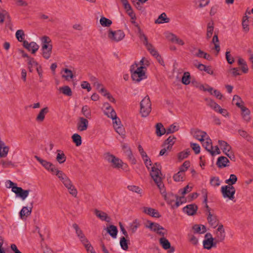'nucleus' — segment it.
Here are the masks:
<instances>
[{"instance_id": "49530a36", "label": "nucleus", "mask_w": 253, "mask_h": 253, "mask_svg": "<svg viewBox=\"0 0 253 253\" xmlns=\"http://www.w3.org/2000/svg\"><path fill=\"white\" fill-rule=\"evenodd\" d=\"M146 227L149 228L152 231L155 232L157 229L160 227V225L156 222L148 221Z\"/></svg>"}, {"instance_id": "20e7f679", "label": "nucleus", "mask_w": 253, "mask_h": 253, "mask_svg": "<svg viewBox=\"0 0 253 253\" xmlns=\"http://www.w3.org/2000/svg\"><path fill=\"white\" fill-rule=\"evenodd\" d=\"M140 113L142 117H147L151 111V102L149 97L146 96L140 102Z\"/></svg>"}, {"instance_id": "7ed1b4c3", "label": "nucleus", "mask_w": 253, "mask_h": 253, "mask_svg": "<svg viewBox=\"0 0 253 253\" xmlns=\"http://www.w3.org/2000/svg\"><path fill=\"white\" fill-rule=\"evenodd\" d=\"M104 158L108 163L111 164V166L114 168L125 169L127 168V165L121 160L110 153L105 154Z\"/></svg>"}, {"instance_id": "c03bdc74", "label": "nucleus", "mask_w": 253, "mask_h": 253, "mask_svg": "<svg viewBox=\"0 0 253 253\" xmlns=\"http://www.w3.org/2000/svg\"><path fill=\"white\" fill-rule=\"evenodd\" d=\"M107 231L113 238H116L118 230L115 226L110 225L107 227Z\"/></svg>"}, {"instance_id": "680f3d73", "label": "nucleus", "mask_w": 253, "mask_h": 253, "mask_svg": "<svg viewBox=\"0 0 253 253\" xmlns=\"http://www.w3.org/2000/svg\"><path fill=\"white\" fill-rule=\"evenodd\" d=\"M190 154V150L186 149L183 151H182L178 153V158L179 160H182L186 158Z\"/></svg>"}, {"instance_id": "c9c22d12", "label": "nucleus", "mask_w": 253, "mask_h": 253, "mask_svg": "<svg viewBox=\"0 0 253 253\" xmlns=\"http://www.w3.org/2000/svg\"><path fill=\"white\" fill-rule=\"evenodd\" d=\"M65 187L68 189L69 193L71 195H72L74 197H77L78 191L72 181L65 185Z\"/></svg>"}, {"instance_id": "603ef678", "label": "nucleus", "mask_w": 253, "mask_h": 253, "mask_svg": "<svg viewBox=\"0 0 253 253\" xmlns=\"http://www.w3.org/2000/svg\"><path fill=\"white\" fill-rule=\"evenodd\" d=\"M138 36H139L140 39L143 42V43L144 45L149 43L148 42V39H147V37L141 31L140 27H138Z\"/></svg>"}, {"instance_id": "f03ea898", "label": "nucleus", "mask_w": 253, "mask_h": 253, "mask_svg": "<svg viewBox=\"0 0 253 253\" xmlns=\"http://www.w3.org/2000/svg\"><path fill=\"white\" fill-rule=\"evenodd\" d=\"M144 69V67L139 66V64L135 63L131 65L130 70L133 81L139 82L146 78Z\"/></svg>"}, {"instance_id": "f257e3e1", "label": "nucleus", "mask_w": 253, "mask_h": 253, "mask_svg": "<svg viewBox=\"0 0 253 253\" xmlns=\"http://www.w3.org/2000/svg\"><path fill=\"white\" fill-rule=\"evenodd\" d=\"M143 161H144L146 167L150 171V175L152 178L160 189L161 192L163 193L162 190L164 187V185L162 183L160 165L155 163L154 165H152L151 161L149 158L144 159Z\"/></svg>"}, {"instance_id": "774afa93", "label": "nucleus", "mask_w": 253, "mask_h": 253, "mask_svg": "<svg viewBox=\"0 0 253 253\" xmlns=\"http://www.w3.org/2000/svg\"><path fill=\"white\" fill-rule=\"evenodd\" d=\"M233 104H235L239 107H241V104L242 103V100L241 98L238 95H234L232 100Z\"/></svg>"}, {"instance_id": "4d7b16f0", "label": "nucleus", "mask_w": 253, "mask_h": 253, "mask_svg": "<svg viewBox=\"0 0 253 253\" xmlns=\"http://www.w3.org/2000/svg\"><path fill=\"white\" fill-rule=\"evenodd\" d=\"M237 181V177L233 174L230 175L229 179L225 180V183L228 184L227 185H232L234 184Z\"/></svg>"}, {"instance_id": "aec40b11", "label": "nucleus", "mask_w": 253, "mask_h": 253, "mask_svg": "<svg viewBox=\"0 0 253 253\" xmlns=\"http://www.w3.org/2000/svg\"><path fill=\"white\" fill-rule=\"evenodd\" d=\"M191 132L194 138L201 142L203 141L204 139H205L208 136L206 132L199 129H192L191 130Z\"/></svg>"}, {"instance_id": "dca6fc26", "label": "nucleus", "mask_w": 253, "mask_h": 253, "mask_svg": "<svg viewBox=\"0 0 253 253\" xmlns=\"http://www.w3.org/2000/svg\"><path fill=\"white\" fill-rule=\"evenodd\" d=\"M73 227L75 230L76 234L82 244L86 243L88 240L79 226L77 224L74 223L73 224Z\"/></svg>"}, {"instance_id": "a878e982", "label": "nucleus", "mask_w": 253, "mask_h": 253, "mask_svg": "<svg viewBox=\"0 0 253 253\" xmlns=\"http://www.w3.org/2000/svg\"><path fill=\"white\" fill-rule=\"evenodd\" d=\"M229 161L228 158L224 156H220L217 159L216 165L220 168H224L229 166Z\"/></svg>"}, {"instance_id": "f8f14e48", "label": "nucleus", "mask_w": 253, "mask_h": 253, "mask_svg": "<svg viewBox=\"0 0 253 253\" xmlns=\"http://www.w3.org/2000/svg\"><path fill=\"white\" fill-rule=\"evenodd\" d=\"M215 235L214 239L217 243L223 242L224 240L225 232L222 224L218 225L217 228L215 231Z\"/></svg>"}, {"instance_id": "393cba45", "label": "nucleus", "mask_w": 253, "mask_h": 253, "mask_svg": "<svg viewBox=\"0 0 253 253\" xmlns=\"http://www.w3.org/2000/svg\"><path fill=\"white\" fill-rule=\"evenodd\" d=\"M197 209L198 208L196 205L191 204L185 207L183 209V211L189 215H193L196 213Z\"/></svg>"}, {"instance_id": "09e8293b", "label": "nucleus", "mask_w": 253, "mask_h": 253, "mask_svg": "<svg viewBox=\"0 0 253 253\" xmlns=\"http://www.w3.org/2000/svg\"><path fill=\"white\" fill-rule=\"evenodd\" d=\"M59 90L62 92V93L67 96H70L72 95V92L71 89L68 86H64L60 87L59 88Z\"/></svg>"}, {"instance_id": "a19ab883", "label": "nucleus", "mask_w": 253, "mask_h": 253, "mask_svg": "<svg viewBox=\"0 0 253 253\" xmlns=\"http://www.w3.org/2000/svg\"><path fill=\"white\" fill-rule=\"evenodd\" d=\"M184 176H185V172H183V170H180L175 174L173 178L175 181L180 182L183 181L184 180Z\"/></svg>"}, {"instance_id": "69168bd1", "label": "nucleus", "mask_w": 253, "mask_h": 253, "mask_svg": "<svg viewBox=\"0 0 253 253\" xmlns=\"http://www.w3.org/2000/svg\"><path fill=\"white\" fill-rule=\"evenodd\" d=\"M155 232L159 235L162 236V237H164L168 233L167 230L161 225L157 229Z\"/></svg>"}, {"instance_id": "5fc2aeb1", "label": "nucleus", "mask_w": 253, "mask_h": 253, "mask_svg": "<svg viewBox=\"0 0 253 253\" xmlns=\"http://www.w3.org/2000/svg\"><path fill=\"white\" fill-rule=\"evenodd\" d=\"M182 83L185 85L189 84L190 83V74L189 72L184 73L182 78Z\"/></svg>"}, {"instance_id": "b1692460", "label": "nucleus", "mask_w": 253, "mask_h": 253, "mask_svg": "<svg viewBox=\"0 0 253 253\" xmlns=\"http://www.w3.org/2000/svg\"><path fill=\"white\" fill-rule=\"evenodd\" d=\"M159 242L160 245L165 250L170 249L169 251V253H172L174 251V248H171L170 242L164 237L160 239Z\"/></svg>"}, {"instance_id": "8fccbe9b", "label": "nucleus", "mask_w": 253, "mask_h": 253, "mask_svg": "<svg viewBox=\"0 0 253 253\" xmlns=\"http://www.w3.org/2000/svg\"><path fill=\"white\" fill-rule=\"evenodd\" d=\"M174 137L169 136L165 142L164 145L167 146V149L168 150H170L172 148V145L174 143Z\"/></svg>"}, {"instance_id": "37998d69", "label": "nucleus", "mask_w": 253, "mask_h": 253, "mask_svg": "<svg viewBox=\"0 0 253 253\" xmlns=\"http://www.w3.org/2000/svg\"><path fill=\"white\" fill-rule=\"evenodd\" d=\"M99 92L102 93L103 96L107 97V98L110 102L112 103H115L116 100L115 98L109 92H107L104 87L101 88L99 90Z\"/></svg>"}, {"instance_id": "6ab92c4d", "label": "nucleus", "mask_w": 253, "mask_h": 253, "mask_svg": "<svg viewBox=\"0 0 253 253\" xmlns=\"http://www.w3.org/2000/svg\"><path fill=\"white\" fill-rule=\"evenodd\" d=\"M166 37L169 41L178 45H183L185 43L184 42L182 39L171 33H166Z\"/></svg>"}, {"instance_id": "4c0bfd02", "label": "nucleus", "mask_w": 253, "mask_h": 253, "mask_svg": "<svg viewBox=\"0 0 253 253\" xmlns=\"http://www.w3.org/2000/svg\"><path fill=\"white\" fill-rule=\"evenodd\" d=\"M156 133L158 136H161L165 133H167V129L164 127L162 124L158 123L156 126Z\"/></svg>"}, {"instance_id": "9d476101", "label": "nucleus", "mask_w": 253, "mask_h": 253, "mask_svg": "<svg viewBox=\"0 0 253 253\" xmlns=\"http://www.w3.org/2000/svg\"><path fill=\"white\" fill-rule=\"evenodd\" d=\"M207 201H208L207 195L206 194L204 196V202L206 204H207ZM206 207L207 209H209V207L207 205V204H206ZM208 212H209L208 216V222L212 227H213V228H215V227H216L218 225V221L217 219V217L214 214H212L210 211L209 209H208Z\"/></svg>"}, {"instance_id": "3c124183", "label": "nucleus", "mask_w": 253, "mask_h": 253, "mask_svg": "<svg viewBox=\"0 0 253 253\" xmlns=\"http://www.w3.org/2000/svg\"><path fill=\"white\" fill-rule=\"evenodd\" d=\"M32 211V208H28L27 207H24L20 212V215L21 218L23 216H27L29 215Z\"/></svg>"}, {"instance_id": "338daca9", "label": "nucleus", "mask_w": 253, "mask_h": 253, "mask_svg": "<svg viewBox=\"0 0 253 253\" xmlns=\"http://www.w3.org/2000/svg\"><path fill=\"white\" fill-rule=\"evenodd\" d=\"M87 253H96L93 247L91 246L89 241L83 244Z\"/></svg>"}, {"instance_id": "864d4df0", "label": "nucleus", "mask_w": 253, "mask_h": 253, "mask_svg": "<svg viewBox=\"0 0 253 253\" xmlns=\"http://www.w3.org/2000/svg\"><path fill=\"white\" fill-rule=\"evenodd\" d=\"M72 138L77 146H79L81 145L82 137L79 134L77 133L74 134L72 136Z\"/></svg>"}, {"instance_id": "6e6d98bb", "label": "nucleus", "mask_w": 253, "mask_h": 253, "mask_svg": "<svg viewBox=\"0 0 253 253\" xmlns=\"http://www.w3.org/2000/svg\"><path fill=\"white\" fill-rule=\"evenodd\" d=\"M212 42L214 44V49L216 50L217 53L220 51V46L219 44V41L217 35L216 34H214L212 40Z\"/></svg>"}, {"instance_id": "4be33fe9", "label": "nucleus", "mask_w": 253, "mask_h": 253, "mask_svg": "<svg viewBox=\"0 0 253 253\" xmlns=\"http://www.w3.org/2000/svg\"><path fill=\"white\" fill-rule=\"evenodd\" d=\"M103 107L104 108V113L108 118L112 119L117 116L114 109L108 103H104Z\"/></svg>"}, {"instance_id": "39448f33", "label": "nucleus", "mask_w": 253, "mask_h": 253, "mask_svg": "<svg viewBox=\"0 0 253 253\" xmlns=\"http://www.w3.org/2000/svg\"><path fill=\"white\" fill-rule=\"evenodd\" d=\"M218 143L223 153L231 160L235 161V157L234 152L232 150L231 146L227 142L223 140H219Z\"/></svg>"}, {"instance_id": "72a5a7b5", "label": "nucleus", "mask_w": 253, "mask_h": 253, "mask_svg": "<svg viewBox=\"0 0 253 253\" xmlns=\"http://www.w3.org/2000/svg\"><path fill=\"white\" fill-rule=\"evenodd\" d=\"M205 100L207 102V105L212 109L214 111L217 112L218 110H219L220 106L214 100L210 98H206Z\"/></svg>"}, {"instance_id": "f704fd0d", "label": "nucleus", "mask_w": 253, "mask_h": 253, "mask_svg": "<svg viewBox=\"0 0 253 253\" xmlns=\"http://www.w3.org/2000/svg\"><path fill=\"white\" fill-rule=\"evenodd\" d=\"M205 100L207 102V105L212 109L214 111L217 112L218 110H219L220 106L214 100L210 98H206Z\"/></svg>"}, {"instance_id": "412c9836", "label": "nucleus", "mask_w": 253, "mask_h": 253, "mask_svg": "<svg viewBox=\"0 0 253 253\" xmlns=\"http://www.w3.org/2000/svg\"><path fill=\"white\" fill-rule=\"evenodd\" d=\"M12 192L24 200L28 197L30 191L28 190H24L21 187H12Z\"/></svg>"}, {"instance_id": "a211bd4d", "label": "nucleus", "mask_w": 253, "mask_h": 253, "mask_svg": "<svg viewBox=\"0 0 253 253\" xmlns=\"http://www.w3.org/2000/svg\"><path fill=\"white\" fill-rule=\"evenodd\" d=\"M202 142L203 146L212 155H215L213 151V147L212 145L211 140L209 136H208L204 140L201 141Z\"/></svg>"}, {"instance_id": "e433bc0d", "label": "nucleus", "mask_w": 253, "mask_h": 253, "mask_svg": "<svg viewBox=\"0 0 253 253\" xmlns=\"http://www.w3.org/2000/svg\"><path fill=\"white\" fill-rule=\"evenodd\" d=\"M62 77L67 81H70L73 78L72 72L68 69H64L61 72Z\"/></svg>"}, {"instance_id": "2f4dec72", "label": "nucleus", "mask_w": 253, "mask_h": 253, "mask_svg": "<svg viewBox=\"0 0 253 253\" xmlns=\"http://www.w3.org/2000/svg\"><path fill=\"white\" fill-rule=\"evenodd\" d=\"M56 160L59 164H63L66 161V157L63 151L60 150H57L56 151Z\"/></svg>"}, {"instance_id": "1a4fd4ad", "label": "nucleus", "mask_w": 253, "mask_h": 253, "mask_svg": "<svg viewBox=\"0 0 253 253\" xmlns=\"http://www.w3.org/2000/svg\"><path fill=\"white\" fill-rule=\"evenodd\" d=\"M175 198H176V202L174 205L171 206L172 208H176L182 203L186 202L185 199L184 197L178 198L173 195H169L168 197L166 198V200L168 204H172V202L174 201Z\"/></svg>"}, {"instance_id": "13d9d810", "label": "nucleus", "mask_w": 253, "mask_h": 253, "mask_svg": "<svg viewBox=\"0 0 253 253\" xmlns=\"http://www.w3.org/2000/svg\"><path fill=\"white\" fill-rule=\"evenodd\" d=\"M166 129L167 134L172 133L179 129V126L175 124H173L166 128Z\"/></svg>"}, {"instance_id": "c756f323", "label": "nucleus", "mask_w": 253, "mask_h": 253, "mask_svg": "<svg viewBox=\"0 0 253 253\" xmlns=\"http://www.w3.org/2000/svg\"><path fill=\"white\" fill-rule=\"evenodd\" d=\"M52 46L45 48H41L42 55L43 58L45 59H49L52 53Z\"/></svg>"}, {"instance_id": "f3484780", "label": "nucleus", "mask_w": 253, "mask_h": 253, "mask_svg": "<svg viewBox=\"0 0 253 253\" xmlns=\"http://www.w3.org/2000/svg\"><path fill=\"white\" fill-rule=\"evenodd\" d=\"M88 124L86 118L79 117L77 124V128L80 131H85L88 128Z\"/></svg>"}, {"instance_id": "e2e57ef3", "label": "nucleus", "mask_w": 253, "mask_h": 253, "mask_svg": "<svg viewBox=\"0 0 253 253\" xmlns=\"http://www.w3.org/2000/svg\"><path fill=\"white\" fill-rule=\"evenodd\" d=\"M10 16L7 11L2 10L0 11V23H3L4 20L6 18H9Z\"/></svg>"}, {"instance_id": "423d86ee", "label": "nucleus", "mask_w": 253, "mask_h": 253, "mask_svg": "<svg viewBox=\"0 0 253 253\" xmlns=\"http://www.w3.org/2000/svg\"><path fill=\"white\" fill-rule=\"evenodd\" d=\"M124 32L121 30L116 31L109 30L108 31V37L112 42H119L125 38Z\"/></svg>"}, {"instance_id": "7c9ffc66", "label": "nucleus", "mask_w": 253, "mask_h": 253, "mask_svg": "<svg viewBox=\"0 0 253 253\" xmlns=\"http://www.w3.org/2000/svg\"><path fill=\"white\" fill-rule=\"evenodd\" d=\"M194 55L199 58L203 57L204 59H207L209 61H211L212 60V58L210 54L204 52L200 49H198L197 52L194 54Z\"/></svg>"}, {"instance_id": "ddd939ff", "label": "nucleus", "mask_w": 253, "mask_h": 253, "mask_svg": "<svg viewBox=\"0 0 253 253\" xmlns=\"http://www.w3.org/2000/svg\"><path fill=\"white\" fill-rule=\"evenodd\" d=\"M113 125L116 131L121 135L125 134V129L121 124V122L119 118L116 116L112 119Z\"/></svg>"}, {"instance_id": "9b49d317", "label": "nucleus", "mask_w": 253, "mask_h": 253, "mask_svg": "<svg viewBox=\"0 0 253 253\" xmlns=\"http://www.w3.org/2000/svg\"><path fill=\"white\" fill-rule=\"evenodd\" d=\"M35 158L46 169L52 172L53 174L58 169L53 164L49 162L43 160L37 156H35Z\"/></svg>"}, {"instance_id": "ea45409f", "label": "nucleus", "mask_w": 253, "mask_h": 253, "mask_svg": "<svg viewBox=\"0 0 253 253\" xmlns=\"http://www.w3.org/2000/svg\"><path fill=\"white\" fill-rule=\"evenodd\" d=\"M194 232L196 233L203 234L206 232V227L203 225H195L193 227Z\"/></svg>"}, {"instance_id": "2eb2a0df", "label": "nucleus", "mask_w": 253, "mask_h": 253, "mask_svg": "<svg viewBox=\"0 0 253 253\" xmlns=\"http://www.w3.org/2000/svg\"><path fill=\"white\" fill-rule=\"evenodd\" d=\"M23 45L32 54H35L39 48V45L34 42H29L27 41H24Z\"/></svg>"}, {"instance_id": "473e14b6", "label": "nucleus", "mask_w": 253, "mask_h": 253, "mask_svg": "<svg viewBox=\"0 0 253 253\" xmlns=\"http://www.w3.org/2000/svg\"><path fill=\"white\" fill-rule=\"evenodd\" d=\"M94 213L96 216H97L101 220L103 221H106L107 222H109L110 220V218L108 216L107 213L105 212L95 210L94 211Z\"/></svg>"}, {"instance_id": "0e129e2a", "label": "nucleus", "mask_w": 253, "mask_h": 253, "mask_svg": "<svg viewBox=\"0 0 253 253\" xmlns=\"http://www.w3.org/2000/svg\"><path fill=\"white\" fill-rule=\"evenodd\" d=\"M138 226L139 224L136 221H134L130 224L128 231L133 234L136 232Z\"/></svg>"}, {"instance_id": "c85d7f7f", "label": "nucleus", "mask_w": 253, "mask_h": 253, "mask_svg": "<svg viewBox=\"0 0 253 253\" xmlns=\"http://www.w3.org/2000/svg\"><path fill=\"white\" fill-rule=\"evenodd\" d=\"M48 111L49 110L47 107H45L42 109L36 117V121L38 122H43L45 116L48 112Z\"/></svg>"}, {"instance_id": "052dcab7", "label": "nucleus", "mask_w": 253, "mask_h": 253, "mask_svg": "<svg viewBox=\"0 0 253 253\" xmlns=\"http://www.w3.org/2000/svg\"><path fill=\"white\" fill-rule=\"evenodd\" d=\"M100 24L104 27H109L112 24V21L110 19L102 17L100 19Z\"/></svg>"}, {"instance_id": "a18cd8bd", "label": "nucleus", "mask_w": 253, "mask_h": 253, "mask_svg": "<svg viewBox=\"0 0 253 253\" xmlns=\"http://www.w3.org/2000/svg\"><path fill=\"white\" fill-rule=\"evenodd\" d=\"M82 113L86 119H90L91 117V110L87 105L84 106L82 107Z\"/></svg>"}, {"instance_id": "bb28decb", "label": "nucleus", "mask_w": 253, "mask_h": 253, "mask_svg": "<svg viewBox=\"0 0 253 253\" xmlns=\"http://www.w3.org/2000/svg\"><path fill=\"white\" fill-rule=\"evenodd\" d=\"M9 148L5 143L0 141V158H5L7 156Z\"/></svg>"}, {"instance_id": "4468645a", "label": "nucleus", "mask_w": 253, "mask_h": 253, "mask_svg": "<svg viewBox=\"0 0 253 253\" xmlns=\"http://www.w3.org/2000/svg\"><path fill=\"white\" fill-rule=\"evenodd\" d=\"M53 174L58 177L64 186L72 181L66 173L58 169L55 171Z\"/></svg>"}, {"instance_id": "cd10ccee", "label": "nucleus", "mask_w": 253, "mask_h": 253, "mask_svg": "<svg viewBox=\"0 0 253 253\" xmlns=\"http://www.w3.org/2000/svg\"><path fill=\"white\" fill-rule=\"evenodd\" d=\"M40 40L41 41V48H45L52 46L51 40L48 36H42L40 38Z\"/></svg>"}, {"instance_id": "79ce46f5", "label": "nucleus", "mask_w": 253, "mask_h": 253, "mask_svg": "<svg viewBox=\"0 0 253 253\" xmlns=\"http://www.w3.org/2000/svg\"><path fill=\"white\" fill-rule=\"evenodd\" d=\"M169 21V19L167 17L165 13H162L155 21V23L162 24L164 23H168Z\"/></svg>"}, {"instance_id": "5701e85b", "label": "nucleus", "mask_w": 253, "mask_h": 253, "mask_svg": "<svg viewBox=\"0 0 253 253\" xmlns=\"http://www.w3.org/2000/svg\"><path fill=\"white\" fill-rule=\"evenodd\" d=\"M142 211L145 214L153 217L159 218L161 216L157 210L150 207H143L142 208Z\"/></svg>"}, {"instance_id": "0eeeda50", "label": "nucleus", "mask_w": 253, "mask_h": 253, "mask_svg": "<svg viewBox=\"0 0 253 253\" xmlns=\"http://www.w3.org/2000/svg\"><path fill=\"white\" fill-rule=\"evenodd\" d=\"M221 191L224 198H228L231 200H233L234 199L236 190L233 186L225 185L222 186Z\"/></svg>"}, {"instance_id": "58836bf2", "label": "nucleus", "mask_w": 253, "mask_h": 253, "mask_svg": "<svg viewBox=\"0 0 253 253\" xmlns=\"http://www.w3.org/2000/svg\"><path fill=\"white\" fill-rule=\"evenodd\" d=\"M28 68L30 72H32L33 71V68L36 67L38 65V63L36 62L33 58L28 57L27 59Z\"/></svg>"}, {"instance_id": "bf43d9fd", "label": "nucleus", "mask_w": 253, "mask_h": 253, "mask_svg": "<svg viewBox=\"0 0 253 253\" xmlns=\"http://www.w3.org/2000/svg\"><path fill=\"white\" fill-rule=\"evenodd\" d=\"M16 37L18 41L20 42H23L24 41L25 34L24 31L22 30H18L16 32Z\"/></svg>"}, {"instance_id": "de8ad7c7", "label": "nucleus", "mask_w": 253, "mask_h": 253, "mask_svg": "<svg viewBox=\"0 0 253 253\" xmlns=\"http://www.w3.org/2000/svg\"><path fill=\"white\" fill-rule=\"evenodd\" d=\"M213 24L212 23H209L208 24L207 29V34H206V37L207 39H210L213 32Z\"/></svg>"}, {"instance_id": "6e6552de", "label": "nucleus", "mask_w": 253, "mask_h": 253, "mask_svg": "<svg viewBox=\"0 0 253 253\" xmlns=\"http://www.w3.org/2000/svg\"><path fill=\"white\" fill-rule=\"evenodd\" d=\"M214 240H215L212 236V235L210 233H207L205 236V239L203 241V247L204 248L210 250L212 247H216V242H214Z\"/></svg>"}]
</instances>
